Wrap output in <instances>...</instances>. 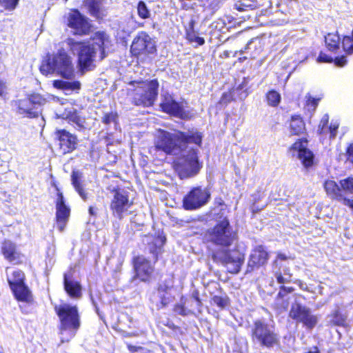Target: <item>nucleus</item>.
I'll list each match as a JSON object with an SVG mask.
<instances>
[{"label":"nucleus","instance_id":"obj_1","mask_svg":"<svg viewBox=\"0 0 353 353\" xmlns=\"http://www.w3.org/2000/svg\"><path fill=\"white\" fill-rule=\"evenodd\" d=\"M65 43L73 54L78 55L79 65L82 72L92 69L97 52L101 54L100 58L103 59L105 57V50L111 46L108 35L103 32H96L92 43L77 41L74 39H68Z\"/></svg>","mask_w":353,"mask_h":353},{"label":"nucleus","instance_id":"obj_2","mask_svg":"<svg viewBox=\"0 0 353 353\" xmlns=\"http://www.w3.org/2000/svg\"><path fill=\"white\" fill-rule=\"evenodd\" d=\"M202 139V134L196 130L174 133L160 131L155 141V148L157 150L163 151L167 154L177 155L188 143H194L200 146Z\"/></svg>","mask_w":353,"mask_h":353},{"label":"nucleus","instance_id":"obj_3","mask_svg":"<svg viewBox=\"0 0 353 353\" xmlns=\"http://www.w3.org/2000/svg\"><path fill=\"white\" fill-rule=\"evenodd\" d=\"M40 71L45 75L57 73L66 79H72L74 77L72 59L64 49H60L56 54L47 56L42 61Z\"/></svg>","mask_w":353,"mask_h":353},{"label":"nucleus","instance_id":"obj_4","mask_svg":"<svg viewBox=\"0 0 353 353\" xmlns=\"http://www.w3.org/2000/svg\"><path fill=\"white\" fill-rule=\"evenodd\" d=\"M59 318L61 343L68 342L75 335L80 327V319L77 306L67 303L54 307Z\"/></svg>","mask_w":353,"mask_h":353},{"label":"nucleus","instance_id":"obj_5","mask_svg":"<svg viewBox=\"0 0 353 353\" xmlns=\"http://www.w3.org/2000/svg\"><path fill=\"white\" fill-rule=\"evenodd\" d=\"M197 151L187 144L177 154L179 157L174 162V168L180 179L193 177L200 172L203 165L199 160Z\"/></svg>","mask_w":353,"mask_h":353},{"label":"nucleus","instance_id":"obj_6","mask_svg":"<svg viewBox=\"0 0 353 353\" xmlns=\"http://www.w3.org/2000/svg\"><path fill=\"white\" fill-rule=\"evenodd\" d=\"M204 239L209 243L222 248L232 245L236 239V234L233 231L228 219H224L214 227L208 229Z\"/></svg>","mask_w":353,"mask_h":353},{"label":"nucleus","instance_id":"obj_7","mask_svg":"<svg viewBox=\"0 0 353 353\" xmlns=\"http://www.w3.org/2000/svg\"><path fill=\"white\" fill-rule=\"evenodd\" d=\"M253 342L261 346L272 348L280 344V336L274 325H270L262 320L254 321L252 327Z\"/></svg>","mask_w":353,"mask_h":353},{"label":"nucleus","instance_id":"obj_8","mask_svg":"<svg viewBox=\"0 0 353 353\" xmlns=\"http://www.w3.org/2000/svg\"><path fill=\"white\" fill-rule=\"evenodd\" d=\"M133 90V103L136 105L150 106L154 103L157 94L159 83L157 79L150 81L131 82Z\"/></svg>","mask_w":353,"mask_h":353},{"label":"nucleus","instance_id":"obj_9","mask_svg":"<svg viewBox=\"0 0 353 353\" xmlns=\"http://www.w3.org/2000/svg\"><path fill=\"white\" fill-rule=\"evenodd\" d=\"M293 299L289 316L297 322L302 323L307 328L312 329L317 324L318 316L312 314L310 308L302 305L301 296L296 294Z\"/></svg>","mask_w":353,"mask_h":353},{"label":"nucleus","instance_id":"obj_10","mask_svg":"<svg viewBox=\"0 0 353 353\" xmlns=\"http://www.w3.org/2000/svg\"><path fill=\"white\" fill-rule=\"evenodd\" d=\"M215 260L223 263L230 273L236 274L240 271L244 261V254L237 249L223 250L214 253Z\"/></svg>","mask_w":353,"mask_h":353},{"label":"nucleus","instance_id":"obj_11","mask_svg":"<svg viewBox=\"0 0 353 353\" xmlns=\"http://www.w3.org/2000/svg\"><path fill=\"white\" fill-rule=\"evenodd\" d=\"M210 199V193L206 188L196 187L192 188L183 199L185 210H194L206 205Z\"/></svg>","mask_w":353,"mask_h":353},{"label":"nucleus","instance_id":"obj_12","mask_svg":"<svg viewBox=\"0 0 353 353\" xmlns=\"http://www.w3.org/2000/svg\"><path fill=\"white\" fill-rule=\"evenodd\" d=\"M113 193L110 209L112 215L121 220L128 214L129 209L132 205V202L130 201L128 192L124 190H114Z\"/></svg>","mask_w":353,"mask_h":353},{"label":"nucleus","instance_id":"obj_13","mask_svg":"<svg viewBox=\"0 0 353 353\" xmlns=\"http://www.w3.org/2000/svg\"><path fill=\"white\" fill-rule=\"evenodd\" d=\"M130 50L134 56L152 54L156 50L155 43L145 32H141L134 37Z\"/></svg>","mask_w":353,"mask_h":353},{"label":"nucleus","instance_id":"obj_14","mask_svg":"<svg viewBox=\"0 0 353 353\" xmlns=\"http://www.w3.org/2000/svg\"><path fill=\"white\" fill-rule=\"evenodd\" d=\"M133 266L135 272L132 281L139 279L143 282H148L150 280L154 272V265L143 256H138L133 259Z\"/></svg>","mask_w":353,"mask_h":353},{"label":"nucleus","instance_id":"obj_15","mask_svg":"<svg viewBox=\"0 0 353 353\" xmlns=\"http://www.w3.org/2000/svg\"><path fill=\"white\" fill-rule=\"evenodd\" d=\"M307 141L301 139L292 145L290 151L293 156H297L305 167H310L313 164L314 155L313 153L307 148Z\"/></svg>","mask_w":353,"mask_h":353},{"label":"nucleus","instance_id":"obj_16","mask_svg":"<svg viewBox=\"0 0 353 353\" xmlns=\"http://www.w3.org/2000/svg\"><path fill=\"white\" fill-rule=\"evenodd\" d=\"M56 136L58 139L60 152L63 154L73 151L77 145V137L65 130H57Z\"/></svg>","mask_w":353,"mask_h":353},{"label":"nucleus","instance_id":"obj_17","mask_svg":"<svg viewBox=\"0 0 353 353\" xmlns=\"http://www.w3.org/2000/svg\"><path fill=\"white\" fill-rule=\"evenodd\" d=\"M56 219L57 228L60 232H63L68 221L70 210L64 201L63 194L58 193V198L56 203Z\"/></svg>","mask_w":353,"mask_h":353},{"label":"nucleus","instance_id":"obj_18","mask_svg":"<svg viewBox=\"0 0 353 353\" xmlns=\"http://www.w3.org/2000/svg\"><path fill=\"white\" fill-rule=\"evenodd\" d=\"M68 26L77 34H85L90 30L88 20L78 11H73L68 17Z\"/></svg>","mask_w":353,"mask_h":353},{"label":"nucleus","instance_id":"obj_19","mask_svg":"<svg viewBox=\"0 0 353 353\" xmlns=\"http://www.w3.org/2000/svg\"><path fill=\"white\" fill-rule=\"evenodd\" d=\"M170 290V285L166 281L159 284L157 292L152 298V301L156 303L158 309L165 307L172 301Z\"/></svg>","mask_w":353,"mask_h":353},{"label":"nucleus","instance_id":"obj_20","mask_svg":"<svg viewBox=\"0 0 353 353\" xmlns=\"http://www.w3.org/2000/svg\"><path fill=\"white\" fill-rule=\"evenodd\" d=\"M268 259V252L261 245L256 247L251 252L248 263V272L252 271L255 268H259L265 264Z\"/></svg>","mask_w":353,"mask_h":353},{"label":"nucleus","instance_id":"obj_21","mask_svg":"<svg viewBox=\"0 0 353 353\" xmlns=\"http://www.w3.org/2000/svg\"><path fill=\"white\" fill-rule=\"evenodd\" d=\"M63 285L65 292L70 297L79 299L81 296V286L78 281L73 279L71 271L64 274Z\"/></svg>","mask_w":353,"mask_h":353},{"label":"nucleus","instance_id":"obj_22","mask_svg":"<svg viewBox=\"0 0 353 353\" xmlns=\"http://www.w3.org/2000/svg\"><path fill=\"white\" fill-rule=\"evenodd\" d=\"M161 105L165 112L179 118L185 117L183 105L170 97H166Z\"/></svg>","mask_w":353,"mask_h":353},{"label":"nucleus","instance_id":"obj_23","mask_svg":"<svg viewBox=\"0 0 353 353\" xmlns=\"http://www.w3.org/2000/svg\"><path fill=\"white\" fill-rule=\"evenodd\" d=\"M281 265L277 264V261L273 263V274L278 283L284 284L291 281L292 273L289 267H284L281 270Z\"/></svg>","mask_w":353,"mask_h":353},{"label":"nucleus","instance_id":"obj_24","mask_svg":"<svg viewBox=\"0 0 353 353\" xmlns=\"http://www.w3.org/2000/svg\"><path fill=\"white\" fill-rule=\"evenodd\" d=\"M10 289L18 301L26 303H31L33 301L32 292L25 283L14 286Z\"/></svg>","mask_w":353,"mask_h":353},{"label":"nucleus","instance_id":"obj_25","mask_svg":"<svg viewBox=\"0 0 353 353\" xmlns=\"http://www.w3.org/2000/svg\"><path fill=\"white\" fill-rule=\"evenodd\" d=\"M17 112L21 114H27L30 117H36L39 112L34 110L29 98L19 99L14 102Z\"/></svg>","mask_w":353,"mask_h":353},{"label":"nucleus","instance_id":"obj_26","mask_svg":"<svg viewBox=\"0 0 353 353\" xmlns=\"http://www.w3.org/2000/svg\"><path fill=\"white\" fill-rule=\"evenodd\" d=\"M1 252L4 257L10 262H14L19 259L16 245L9 240L5 241L1 246Z\"/></svg>","mask_w":353,"mask_h":353},{"label":"nucleus","instance_id":"obj_27","mask_svg":"<svg viewBox=\"0 0 353 353\" xmlns=\"http://www.w3.org/2000/svg\"><path fill=\"white\" fill-rule=\"evenodd\" d=\"M305 130V123L300 116H292L290 123V132L294 135H300Z\"/></svg>","mask_w":353,"mask_h":353},{"label":"nucleus","instance_id":"obj_28","mask_svg":"<svg viewBox=\"0 0 353 353\" xmlns=\"http://www.w3.org/2000/svg\"><path fill=\"white\" fill-rule=\"evenodd\" d=\"M81 173L80 172H72L71 175L72 184L82 199L86 201L88 198V193L81 186Z\"/></svg>","mask_w":353,"mask_h":353},{"label":"nucleus","instance_id":"obj_29","mask_svg":"<svg viewBox=\"0 0 353 353\" xmlns=\"http://www.w3.org/2000/svg\"><path fill=\"white\" fill-rule=\"evenodd\" d=\"M324 188L327 194L332 198H341L340 188L334 181H326L324 183Z\"/></svg>","mask_w":353,"mask_h":353},{"label":"nucleus","instance_id":"obj_30","mask_svg":"<svg viewBox=\"0 0 353 353\" xmlns=\"http://www.w3.org/2000/svg\"><path fill=\"white\" fill-rule=\"evenodd\" d=\"M325 42L330 51L334 52L339 48L340 38L336 34H327L325 37Z\"/></svg>","mask_w":353,"mask_h":353},{"label":"nucleus","instance_id":"obj_31","mask_svg":"<svg viewBox=\"0 0 353 353\" xmlns=\"http://www.w3.org/2000/svg\"><path fill=\"white\" fill-rule=\"evenodd\" d=\"M10 288L25 283V274L21 270H15L11 276L7 278Z\"/></svg>","mask_w":353,"mask_h":353},{"label":"nucleus","instance_id":"obj_32","mask_svg":"<svg viewBox=\"0 0 353 353\" xmlns=\"http://www.w3.org/2000/svg\"><path fill=\"white\" fill-rule=\"evenodd\" d=\"M53 85L55 88L65 90H74L80 88V83L78 81L68 82L61 80H56Z\"/></svg>","mask_w":353,"mask_h":353},{"label":"nucleus","instance_id":"obj_33","mask_svg":"<svg viewBox=\"0 0 353 353\" xmlns=\"http://www.w3.org/2000/svg\"><path fill=\"white\" fill-rule=\"evenodd\" d=\"M84 3L92 15L98 16L101 7V0H85Z\"/></svg>","mask_w":353,"mask_h":353},{"label":"nucleus","instance_id":"obj_34","mask_svg":"<svg viewBox=\"0 0 353 353\" xmlns=\"http://www.w3.org/2000/svg\"><path fill=\"white\" fill-rule=\"evenodd\" d=\"M137 14L143 19H148L151 16L150 10L143 1H140L137 4Z\"/></svg>","mask_w":353,"mask_h":353},{"label":"nucleus","instance_id":"obj_35","mask_svg":"<svg viewBox=\"0 0 353 353\" xmlns=\"http://www.w3.org/2000/svg\"><path fill=\"white\" fill-rule=\"evenodd\" d=\"M268 105L272 107L277 106L281 101V95L275 90H271L266 94Z\"/></svg>","mask_w":353,"mask_h":353},{"label":"nucleus","instance_id":"obj_36","mask_svg":"<svg viewBox=\"0 0 353 353\" xmlns=\"http://www.w3.org/2000/svg\"><path fill=\"white\" fill-rule=\"evenodd\" d=\"M28 98L35 110L37 107L44 105L47 101L46 99L40 94H32Z\"/></svg>","mask_w":353,"mask_h":353},{"label":"nucleus","instance_id":"obj_37","mask_svg":"<svg viewBox=\"0 0 353 353\" xmlns=\"http://www.w3.org/2000/svg\"><path fill=\"white\" fill-rule=\"evenodd\" d=\"M186 38L190 43H195L196 46H202L205 43V39L199 37L193 30L187 31Z\"/></svg>","mask_w":353,"mask_h":353},{"label":"nucleus","instance_id":"obj_38","mask_svg":"<svg viewBox=\"0 0 353 353\" xmlns=\"http://www.w3.org/2000/svg\"><path fill=\"white\" fill-rule=\"evenodd\" d=\"M19 0H0V8L8 11L14 10Z\"/></svg>","mask_w":353,"mask_h":353},{"label":"nucleus","instance_id":"obj_39","mask_svg":"<svg viewBox=\"0 0 353 353\" xmlns=\"http://www.w3.org/2000/svg\"><path fill=\"white\" fill-rule=\"evenodd\" d=\"M212 302L216 305L219 308L223 309L228 305V299L226 296H214L212 297Z\"/></svg>","mask_w":353,"mask_h":353},{"label":"nucleus","instance_id":"obj_40","mask_svg":"<svg viewBox=\"0 0 353 353\" xmlns=\"http://www.w3.org/2000/svg\"><path fill=\"white\" fill-rule=\"evenodd\" d=\"M342 45L347 54H353V39L351 37H345Z\"/></svg>","mask_w":353,"mask_h":353},{"label":"nucleus","instance_id":"obj_41","mask_svg":"<svg viewBox=\"0 0 353 353\" xmlns=\"http://www.w3.org/2000/svg\"><path fill=\"white\" fill-rule=\"evenodd\" d=\"M343 190L353 193V178H347L340 181Z\"/></svg>","mask_w":353,"mask_h":353},{"label":"nucleus","instance_id":"obj_42","mask_svg":"<svg viewBox=\"0 0 353 353\" xmlns=\"http://www.w3.org/2000/svg\"><path fill=\"white\" fill-rule=\"evenodd\" d=\"M329 121V116L328 114H325L321 118V120L319 123V127H318V132L320 134H325V130H327V125L328 124Z\"/></svg>","mask_w":353,"mask_h":353},{"label":"nucleus","instance_id":"obj_43","mask_svg":"<svg viewBox=\"0 0 353 353\" xmlns=\"http://www.w3.org/2000/svg\"><path fill=\"white\" fill-rule=\"evenodd\" d=\"M117 115L116 113L110 112L105 114L103 118V122L105 124H110L112 122H115L117 119Z\"/></svg>","mask_w":353,"mask_h":353},{"label":"nucleus","instance_id":"obj_44","mask_svg":"<svg viewBox=\"0 0 353 353\" xmlns=\"http://www.w3.org/2000/svg\"><path fill=\"white\" fill-rule=\"evenodd\" d=\"M174 312L182 316H185L188 313L187 309L181 304H177L175 305Z\"/></svg>","mask_w":353,"mask_h":353},{"label":"nucleus","instance_id":"obj_45","mask_svg":"<svg viewBox=\"0 0 353 353\" xmlns=\"http://www.w3.org/2000/svg\"><path fill=\"white\" fill-rule=\"evenodd\" d=\"M345 155L347 157V161L353 163V143H350L348 145Z\"/></svg>","mask_w":353,"mask_h":353},{"label":"nucleus","instance_id":"obj_46","mask_svg":"<svg viewBox=\"0 0 353 353\" xmlns=\"http://www.w3.org/2000/svg\"><path fill=\"white\" fill-rule=\"evenodd\" d=\"M319 62H325V63H331L333 61V59L327 54L321 52L317 59Z\"/></svg>","mask_w":353,"mask_h":353},{"label":"nucleus","instance_id":"obj_47","mask_svg":"<svg viewBox=\"0 0 353 353\" xmlns=\"http://www.w3.org/2000/svg\"><path fill=\"white\" fill-rule=\"evenodd\" d=\"M347 63V60L345 56L336 57L334 59V63L337 66L342 67L344 66Z\"/></svg>","mask_w":353,"mask_h":353},{"label":"nucleus","instance_id":"obj_48","mask_svg":"<svg viewBox=\"0 0 353 353\" xmlns=\"http://www.w3.org/2000/svg\"><path fill=\"white\" fill-rule=\"evenodd\" d=\"M338 127V125H331L329 128H327L325 133L329 132L330 133V138H334L336 134Z\"/></svg>","mask_w":353,"mask_h":353},{"label":"nucleus","instance_id":"obj_49","mask_svg":"<svg viewBox=\"0 0 353 353\" xmlns=\"http://www.w3.org/2000/svg\"><path fill=\"white\" fill-rule=\"evenodd\" d=\"M293 291L292 288L282 286L281 290L278 294V296L280 297H283L285 294L290 293Z\"/></svg>","mask_w":353,"mask_h":353},{"label":"nucleus","instance_id":"obj_50","mask_svg":"<svg viewBox=\"0 0 353 353\" xmlns=\"http://www.w3.org/2000/svg\"><path fill=\"white\" fill-rule=\"evenodd\" d=\"M192 298L195 300L198 307L201 305V301L199 297V292L197 291H193V292L192 293Z\"/></svg>","mask_w":353,"mask_h":353},{"label":"nucleus","instance_id":"obj_51","mask_svg":"<svg viewBox=\"0 0 353 353\" xmlns=\"http://www.w3.org/2000/svg\"><path fill=\"white\" fill-rule=\"evenodd\" d=\"M307 105H311L313 108H315L317 105V100L314 98L310 97L307 99Z\"/></svg>","mask_w":353,"mask_h":353},{"label":"nucleus","instance_id":"obj_52","mask_svg":"<svg viewBox=\"0 0 353 353\" xmlns=\"http://www.w3.org/2000/svg\"><path fill=\"white\" fill-rule=\"evenodd\" d=\"M295 283L298 284L299 288L303 290H305V291H307V286L306 285V283H303L302 281L301 280H297L295 281Z\"/></svg>","mask_w":353,"mask_h":353},{"label":"nucleus","instance_id":"obj_53","mask_svg":"<svg viewBox=\"0 0 353 353\" xmlns=\"http://www.w3.org/2000/svg\"><path fill=\"white\" fill-rule=\"evenodd\" d=\"M343 203H344V205H348L349 207H350L351 208L353 209V200H350L348 199H344Z\"/></svg>","mask_w":353,"mask_h":353},{"label":"nucleus","instance_id":"obj_54","mask_svg":"<svg viewBox=\"0 0 353 353\" xmlns=\"http://www.w3.org/2000/svg\"><path fill=\"white\" fill-rule=\"evenodd\" d=\"M89 214L91 216H96L97 215V210L94 207H90L89 208Z\"/></svg>","mask_w":353,"mask_h":353},{"label":"nucleus","instance_id":"obj_55","mask_svg":"<svg viewBox=\"0 0 353 353\" xmlns=\"http://www.w3.org/2000/svg\"><path fill=\"white\" fill-rule=\"evenodd\" d=\"M279 259L285 260V259H287V257L284 254H279L277 255L276 259L275 261H278ZM277 264L279 265L278 262H277Z\"/></svg>","mask_w":353,"mask_h":353},{"label":"nucleus","instance_id":"obj_56","mask_svg":"<svg viewBox=\"0 0 353 353\" xmlns=\"http://www.w3.org/2000/svg\"><path fill=\"white\" fill-rule=\"evenodd\" d=\"M4 93V85L0 82V95Z\"/></svg>","mask_w":353,"mask_h":353},{"label":"nucleus","instance_id":"obj_57","mask_svg":"<svg viewBox=\"0 0 353 353\" xmlns=\"http://www.w3.org/2000/svg\"><path fill=\"white\" fill-rule=\"evenodd\" d=\"M307 353H319L317 347H314L313 350L309 351Z\"/></svg>","mask_w":353,"mask_h":353},{"label":"nucleus","instance_id":"obj_58","mask_svg":"<svg viewBox=\"0 0 353 353\" xmlns=\"http://www.w3.org/2000/svg\"><path fill=\"white\" fill-rule=\"evenodd\" d=\"M343 319H341V320H335V321H334V323H336V324H338V325L342 324V323H343Z\"/></svg>","mask_w":353,"mask_h":353},{"label":"nucleus","instance_id":"obj_59","mask_svg":"<svg viewBox=\"0 0 353 353\" xmlns=\"http://www.w3.org/2000/svg\"><path fill=\"white\" fill-rule=\"evenodd\" d=\"M251 43L252 42L250 41L248 44H247V46L245 47V50H247L249 48V46L251 44Z\"/></svg>","mask_w":353,"mask_h":353},{"label":"nucleus","instance_id":"obj_60","mask_svg":"<svg viewBox=\"0 0 353 353\" xmlns=\"http://www.w3.org/2000/svg\"><path fill=\"white\" fill-rule=\"evenodd\" d=\"M244 51H245V50H241V51H240V54H243V53L244 52Z\"/></svg>","mask_w":353,"mask_h":353},{"label":"nucleus","instance_id":"obj_61","mask_svg":"<svg viewBox=\"0 0 353 353\" xmlns=\"http://www.w3.org/2000/svg\"><path fill=\"white\" fill-rule=\"evenodd\" d=\"M68 0H65V1H67Z\"/></svg>","mask_w":353,"mask_h":353}]
</instances>
